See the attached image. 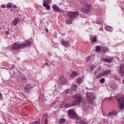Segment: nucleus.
Returning a JSON list of instances; mask_svg holds the SVG:
<instances>
[{"label": "nucleus", "mask_w": 124, "mask_h": 124, "mask_svg": "<svg viewBox=\"0 0 124 124\" xmlns=\"http://www.w3.org/2000/svg\"><path fill=\"white\" fill-rule=\"evenodd\" d=\"M13 10V8H12V9H11V10Z\"/></svg>", "instance_id": "nucleus-50"}, {"label": "nucleus", "mask_w": 124, "mask_h": 124, "mask_svg": "<svg viewBox=\"0 0 124 124\" xmlns=\"http://www.w3.org/2000/svg\"><path fill=\"white\" fill-rule=\"evenodd\" d=\"M77 84L78 85H81L82 82H83V79L82 78H78L76 80Z\"/></svg>", "instance_id": "nucleus-20"}, {"label": "nucleus", "mask_w": 124, "mask_h": 124, "mask_svg": "<svg viewBox=\"0 0 124 124\" xmlns=\"http://www.w3.org/2000/svg\"><path fill=\"white\" fill-rule=\"evenodd\" d=\"M44 68V66H43L42 68Z\"/></svg>", "instance_id": "nucleus-51"}, {"label": "nucleus", "mask_w": 124, "mask_h": 124, "mask_svg": "<svg viewBox=\"0 0 124 124\" xmlns=\"http://www.w3.org/2000/svg\"><path fill=\"white\" fill-rule=\"evenodd\" d=\"M43 116L44 117H45V118H48V117H49V114H47V113H45L44 115H43Z\"/></svg>", "instance_id": "nucleus-38"}, {"label": "nucleus", "mask_w": 124, "mask_h": 124, "mask_svg": "<svg viewBox=\"0 0 124 124\" xmlns=\"http://www.w3.org/2000/svg\"><path fill=\"white\" fill-rule=\"evenodd\" d=\"M47 123H48V119L46 118L45 120V124H47Z\"/></svg>", "instance_id": "nucleus-42"}, {"label": "nucleus", "mask_w": 124, "mask_h": 124, "mask_svg": "<svg viewBox=\"0 0 124 124\" xmlns=\"http://www.w3.org/2000/svg\"><path fill=\"white\" fill-rule=\"evenodd\" d=\"M66 23H67V24H72V20L69 19H68L67 20V22Z\"/></svg>", "instance_id": "nucleus-34"}, {"label": "nucleus", "mask_w": 124, "mask_h": 124, "mask_svg": "<svg viewBox=\"0 0 124 124\" xmlns=\"http://www.w3.org/2000/svg\"><path fill=\"white\" fill-rule=\"evenodd\" d=\"M71 78H75L77 75H78V74L75 72H73L70 73V74Z\"/></svg>", "instance_id": "nucleus-19"}, {"label": "nucleus", "mask_w": 124, "mask_h": 124, "mask_svg": "<svg viewBox=\"0 0 124 124\" xmlns=\"http://www.w3.org/2000/svg\"><path fill=\"white\" fill-rule=\"evenodd\" d=\"M9 31V29L8 28V30L5 31V33L6 35H8V34H9V32L8 31Z\"/></svg>", "instance_id": "nucleus-37"}, {"label": "nucleus", "mask_w": 124, "mask_h": 124, "mask_svg": "<svg viewBox=\"0 0 124 124\" xmlns=\"http://www.w3.org/2000/svg\"><path fill=\"white\" fill-rule=\"evenodd\" d=\"M12 23L14 26H16V25L20 23V19H19V17H16L15 19L13 21Z\"/></svg>", "instance_id": "nucleus-13"}, {"label": "nucleus", "mask_w": 124, "mask_h": 124, "mask_svg": "<svg viewBox=\"0 0 124 124\" xmlns=\"http://www.w3.org/2000/svg\"><path fill=\"white\" fill-rule=\"evenodd\" d=\"M67 18L73 20L75 19L77 17L79 16V12L78 11L76 12H67L66 14Z\"/></svg>", "instance_id": "nucleus-1"}, {"label": "nucleus", "mask_w": 124, "mask_h": 124, "mask_svg": "<svg viewBox=\"0 0 124 124\" xmlns=\"http://www.w3.org/2000/svg\"><path fill=\"white\" fill-rule=\"evenodd\" d=\"M21 81H22V83H27V79H23Z\"/></svg>", "instance_id": "nucleus-45"}, {"label": "nucleus", "mask_w": 124, "mask_h": 124, "mask_svg": "<svg viewBox=\"0 0 124 124\" xmlns=\"http://www.w3.org/2000/svg\"><path fill=\"white\" fill-rule=\"evenodd\" d=\"M108 51H109V49L108 48V47H103V53H107Z\"/></svg>", "instance_id": "nucleus-25"}, {"label": "nucleus", "mask_w": 124, "mask_h": 124, "mask_svg": "<svg viewBox=\"0 0 124 124\" xmlns=\"http://www.w3.org/2000/svg\"><path fill=\"white\" fill-rule=\"evenodd\" d=\"M100 61H101V62H106V58H100Z\"/></svg>", "instance_id": "nucleus-35"}, {"label": "nucleus", "mask_w": 124, "mask_h": 124, "mask_svg": "<svg viewBox=\"0 0 124 124\" xmlns=\"http://www.w3.org/2000/svg\"><path fill=\"white\" fill-rule=\"evenodd\" d=\"M46 32H49V30L47 29H46Z\"/></svg>", "instance_id": "nucleus-48"}, {"label": "nucleus", "mask_w": 124, "mask_h": 124, "mask_svg": "<svg viewBox=\"0 0 124 124\" xmlns=\"http://www.w3.org/2000/svg\"><path fill=\"white\" fill-rule=\"evenodd\" d=\"M92 6L91 5H86L81 9V12L84 14H88L91 11Z\"/></svg>", "instance_id": "nucleus-3"}, {"label": "nucleus", "mask_w": 124, "mask_h": 124, "mask_svg": "<svg viewBox=\"0 0 124 124\" xmlns=\"http://www.w3.org/2000/svg\"><path fill=\"white\" fill-rule=\"evenodd\" d=\"M13 8H14V9H16V8H18V7L16 5H14L13 6Z\"/></svg>", "instance_id": "nucleus-43"}, {"label": "nucleus", "mask_w": 124, "mask_h": 124, "mask_svg": "<svg viewBox=\"0 0 124 124\" xmlns=\"http://www.w3.org/2000/svg\"><path fill=\"white\" fill-rule=\"evenodd\" d=\"M122 83L124 84V79L122 80Z\"/></svg>", "instance_id": "nucleus-49"}, {"label": "nucleus", "mask_w": 124, "mask_h": 124, "mask_svg": "<svg viewBox=\"0 0 124 124\" xmlns=\"http://www.w3.org/2000/svg\"><path fill=\"white\" fill-rule=\"evenodd\" d=\"M43 5L44 7H46V8L47 7V6H48L49 5L47 4L46 3H45V0H43Z\"/></svg>", "instance_id": "nucleus-31"}, {"label": "nucleus", "mask_w": 124, "mask_h": 124, "mask_svg": "<svg viewBox=\"0 0 124 124\" xmlns=\"http://www.w3.org/2000/svg\"><path fill=\"white\" fill-rule=\"evenodd\" d=\"M17 78H21L22 75H21L20 74H18V75H17Z\"/></svg>", "instance_id": "nucleus-44"}, {"label": "nucleus", "mask_w": 124, "mask_h": 124, "mask_svg": "<svg viewBox=\"0 0 124 124\" xmlns=\"http://www.w3.org/2000/svg\"><path fill=\"white\" fill-rule=\"evenodd\" d=\"M61 43L62 46H64V47H67V46H68V47L70 46V44H69V43H68V41L62 40L61 41Z\"/></svg>", "instance_id": "nucleus-12"}, {"label": "nucleus", "mask_w": 124, "mask_h": 124, "mask_svg": "<svg viewBox=\"0 0 124 124\" xmlns=\"http://www.w3.org/2000/svg\"><path fill=\"white\" fill-rule=\"evenodd\" d=\"M52 8L54 11V12H62V10L60 8L59 6H58L57 4H54L52 6Z\"/></svg>", "instance_id": "nucleus-10"}, {"label": "nucleus", "mask_w": 124, "mask_h": 124, "mask_svg": "<svg viewBox=\"0 0 124 124\" xmlns=\"http://www.w3.org/2000/svg\"><path fill=\"white\" fill-rule=\"evenodd\" d=\"M22 49H25V48H27V47H30V46H31V43L29 41L27 40L24 43L21 44Z\"/></svg>", "instance_id": "nucleus-6"}, {"label": "nucleus", "mask_w": 124, "mask_h": 124, "mask_svg": "<svg viewBox=\"0 0 124 124\" xmlns=\"http://www.w3.org/2000/svg\"><path fill=\"white\" fill-rule=\"evenodd\" d=\"M24 91L26 93H29L31 91V86L29 84L26 85L24 87Z\"/></svg>", "instance_id": "nucleus-11"}, {"label": "nucleus", "mask_w": 124, "mask_h": 124, "mask_svg": "<svg viewBox=\"0 0 124 124\" xmlns=\"http://www.w3.org/2000/svg\"><path fill=\"white\" fill-rule=\"evenodd\" d=\"M105 81V78H102L100 80V83H101V84H103V83H104Z\"/></svg>", "instance_id": "nucleus-33"}, {"label": "nucleus", "mask_w": 124, "mask_h": 124, "mask_svg": "<svg viewBox=\"0 0 124 124\" xmlns=\"http://www.w3.org/2000/svg\"><path fill=\"white\" fill-rule=\"evenodd\" d=\"M86 100L84 101L83 105H85V106H87V101L88 100V101H90V100H91V96H88V94H86Z\"/></svg>", "instance_id": "nucleus-17"}, {"label": "nucleus", "mask_w": 124, "mask_h": 124, "mask_svg": "<svg viewBox=\"0 0 124 124\" xmlns=\"http://www.w3.org/2000/svg\"><path fill=\"white\" fill-rule=\"evenodd\" d=\"M46 10H50V6L49 5H48V6H47V7L46 8Z\"/></svg>", "instance_id": "nucleus-41"}, {"label": "nucleus", "mask_w": 124, "mask_h": 124, "mask_svg": "<svg viewBox=\"0 0 124 124\" xmlns=\"http://www.w3.org/2000/svg\"><path fill=\"white\" fill-rule=\"evenodd\" d=\"M73 107V106H72V103L71 104H65V107L66 108H70V107Z\"/></svg>", "instance_id": "nucleus-23"}, {"label": "nucleus", "mask_w": 124, "mask_h": 124, "mask_svg": "<svg viewBox=\"0 0 124 124\" xmlns=\"http://www.w3.org/2000/svg\"><path fill=\"white\" fill-rule=\"evenodd\" d=\"M32 124H40V119H38L37 121L32 122Z\"/></svg>", "instance_id": "nucleus-27"}, {"label": "nucleus", "mask_w": 124, "mask_h": 124, "mask_svg": "<svg viewBox=\"0 0 124 124\" xmlns=\"http://www.w3.org/2000/svg\"><path fill=\"white\" fill-rule=\"evenodd\" d=\"M90 60H91V56H89L86 58L85 60L86 62H90Z\"/></svg>", "instance_id": "nucleus-32"}, {"label": "nucleus", "mask_w": 124, "mask_h": 124, "mask_svg": "<svg viewBox=\"0 0 124 124\" xmlns=\"http://www.w3.org/2000/svg\"><path fill=\"white\" fill-rule=\"evenodd\" d=\"M45 65H46V66H48L49 63L48 62H46Z\"/></svg>", "instance_id": "nucleus-46"}, {"label": "nucleus", "mask_w": 124, "mask_h": 124, "mask_svg": "<svg viewBox=\"0 0 124 124\" xmlns=\"http://www.w3.org/2000/svg\"><path fill=\"white\" fill-rule=\"evenodd\" d=\"M97 39H96V37H93V39L91 40V41L93 42H96Z\"/></svg>", "instance_id": "nucleus-30"}, {"label": "nucleus", "mask_w": 124, "mask_h": 124, "mask_svg": "<svg viewBox=\"0 0 124 124\" xmlns=\"http://www.w3.org/2000/svg\"><path fill=\"white\" fill-rule=\"evenodd\" d=\"M82 99H76L74 100L72 102L73 107L78 105V104H80V103L82 102Z\"/></svg>", "instance_id": "nucleus-9"}, {"label": "nucleus", "mask_w": 124, "mask_h": 124, "mask_svg": "<svg viewBox=\"0 0 124 124\" xmlns=\"http://www.w3.org/2000/svg\"><path fill=\"white\" fill-rule=\"evenodd\" d=\"M59 82L60 84H62V85H64V84L67 83V80L64 79V77L63 75H61L59 78Z\"/></svg>", "instance_id": "nucleus-8"}, {"label": "nucleus", "mask_w": 124, "mask_h": 124, "mask_svg": "<svg viewBox=\"0 0 124 124\" xmlns=\"http://www.w3.org/2000/svg\"><path fill=\"white\" fill-rule=\"evenodd\" d=\"M104 76H106V75H110L111 74V70L110 69L103 72Z\"/></svg>", "instance_id": "nucleus-18"}, {"label": "nucleus", "mask_w": 124, "mask_h": 124, "mask_svg": "<svg viewBox=\"0 0 124 124\" xmlns=\"http://www.w3.org/2000/svg\"><path fill=\"white\" fill-rule=\"evenodd\" d=\"M21 81L23 80H25L26 79H27V78H26V77L24 76H21Z\"/></svg>", "instance_id": "nucleus-39"}, {"label": "nucleus", "mask_w": 124, "mask_h": 124, "mask_svg": "<svg viewBox=\"0 0 124 124\" xmlns=\"http://www.w3.org/2000/svg\"><path fill=\"white\" fill-rule=\"evenodd\" d=\"M112 115L116 116V115H118V112H117V111L116 110H112L108 113V117H110Z\"/></svg>", "instance_id": "nucleus-15"}, {"label": "nucleus", "mask_w": 124, "mask_h": 124, "mask_svg": "<svg viewBox=\"0 0 124 124\" xmlns=\"http://www.w3.org/2000/svg\"><path fill=\"white\" fill-rule=\"evenodd\" d=\"M66 121V120L65 119L62 118L60 119L59 123L60 124H63Z\"/></svg>", "instance_id": "nucleus-26"}, {"label": "nucleus", "mask_w": 124, "mask_h": 124, "mask_svg": "<svg viewBox=\"0 0 124 124\" xmlns=\"http://www.w3.org/2000/svg\"><path fill=\"white\" fill-rule=\"evenodd\" d=\"M80 3L82 5L86 4V1L85 0H80Z\"/></svg>", "instance_id": "nucleus-28"}, {"label": "nucleus", "mask_w": 124, "mask_h": 124, "mask_svg": "<svg viewBox=\"0 0 124 124\" xmlns=\"http://www.w3.org/2000/svg\"><path fill=\"white\" fill-rule=\"evenodd\" d=\"M77 89H78V86L76 84H73L70 87L71 90L73 92H75L77 90Z\"/></svg>", "instance_id": "nucleus-14"}, {"label": "nucleus", "mask_w": 124, "mask_h": 124, "mask_svg": "<svg viewBox=\"0 0 124 124\" xmlns=\"http://www.w3.org/2000/svg\"><path fill=\"white\" fill-rule=\"evenodd\" d=\"M2 98V95L0 93V99Z\"/></svg>", "instance_id": "nucleus-47"}, {"label": "nucleus", "mask_w": 124, "mask_h": 124, "mask_svg": "<svg viewBox=\"0 0 124 124\" xmlns=\"http://www.w3.org/2000/svg\"><path fill=\"white\" fill-rule=\"evenodd\" d=\"M65 93L66 94H68L69 93H70V89H67L65 91Z\"/></svg>", "instance_id": "nucleus-36"}, {"label": "nucleus", "mask_w": 124, "mask_h": 124, "mask_svg": "<svg viewBox=\"0 0 124 124\" xmlns=\"http://www.w3.org/2000/svg\"><path fill=\"white\" fill-rule=\"evenodd\" d=\"M11 49H12L13 52H15V51H18L20 49H22V44H17V43H14L11 46Z\"/></svg>", "instance_id": "nucleus-4"}, {"label": "nucleus", "mask_w": 124, "mask_h": 124, "mask_svg": "<svg viewBox=\"0 0 124 124\" xmlns=\"http://www.w3.org/2000/svg\"><path fill=\"white\" fill-rule=\"evenodd\" d=\"M50 1H51V0H49Z\"/></svg>", "instance_id": "nucleus-52"}, {"label": "nucleus", "mask_w": 124, "mask_h": 124, "mask_svg": "<svg viewBox=\"0 0 124 124\" xmlns=\"http://www.w3.org/2000/svg\"><path fill=\"white\" fill-rule=\"evenodd\" d=\"M73 98H75V99H82L81 95H79V94H76L72 96Z\"/></svg>", "instance_id": "nucleus-16"}, {"label": "nucleus", "mask_w": 124, "mask_h": 124, "mask_svg": "<svg viewBox=\"0 0 124 124\" xmlns=\"http://www.w3.org/2000/svg\"><path fill=\"white\" fill-rule=\"evenodd\" d=\"M102 76H104V75L103 74V72H101L100 74H98L97 76H96V78L97 79L99 78H101V77H102Z\"/></svg>", "instance_id": "nucleus-22"}, {"label": "nucleus", "mask_w": 124, "mask_h": 124, "mask_svg": "<svg viewBox=\"0 0 124 124\" xmlns=\"http://www.w3.org/2000/svg\"><path fill=\"white\" fill-rule=\"evenodd\" d=\"M68 115L70 118V119H76L77 118L78 115L75 112V111L73 109H69L68 111Z\"/></svg>", "instance_id": "nucleus-5"}, {"label": "nucleus", "mask_w": 124, "mask_h": 124, "mask_svg": "<svg viewBox=\"0 0 124 124\" xmlns=\"http://www.w3.org/2000/svg\"><path fill=\"white\" fill-rule=\"evenodd\" d=\"M119 75L121 76V77H124V64L122 63L120 65L119 68Z\"/></svg>", "instance_id": "nucleus-7"}, {"label": "nucleus", "mask_w": 124, "mask_h": 124, "mask_svg": "<svg viewBox=\"0 0 124 124\" xmlns=\"http://www.w3.org/2000/svg\"><path fill=\"white\" fill-rule=\"evenodd\" d=\"M116 100L118 102V107L120 110L124 109V97L120 96L119 98H116Z\"/></svg>", "instance_id": "nucleus-2"}, {"label": "nucleus", "mask_w": 124, "mask_h": 124, "mask_svg": "<svg viewBox=\"0 0 124 124\" xmlns=\"http://www.w3.org/2000/svg\"><path fill=\"white\" fill-rule=\"evenodd\" d=\"M6 7H7V8H8L9 9L10 8H12L13 6H12V4L11 3V2L8 3L6 5Z\"/></svg>", "instance_id": "nucleus-24"}, {"label": "nucleus", "mask_w": 124, "mask_h": 124, "mask_svg": "<svg viewBox=\"0 0 124 124\" xmlns=\"http://www.w3.org/2000/svg\"><path fill=\"white\" fill-rule=\"evenodd\" d=\"M113 62V60H112L111 59H107L106 58V62Z\"/></svg>", "instance_id": "nucleus-29"}, {"label": "nucleus", "mask_w": 124, "mask_h": 124, "mask_svg": "<svg viewBox=\"0 0 124 124\" xmlns=\"http://www.w3.org/2000/svg\"><path fill=\"white\" fill-rule=\"evenodd\" d=\"M95 50L96 52H101V47L99 46H96Z\"/></svg>", "instance_id": "nucleus-21"}, {"label": "nucleus", "mask_w": 124, "mask_h": 124, "mask_svg": "<svg viewBox=\"0 0 124 124\" xmlns=\"http://www.w3.org/2000/svg\"><path fill=\"white\" fill-rule=\"evenodd\" d=\"M1 7L2 8H6V6L5 5V4H3L1 5Z\"/></svg>", "instance_id": "nucleus-40"}]
</instances>
